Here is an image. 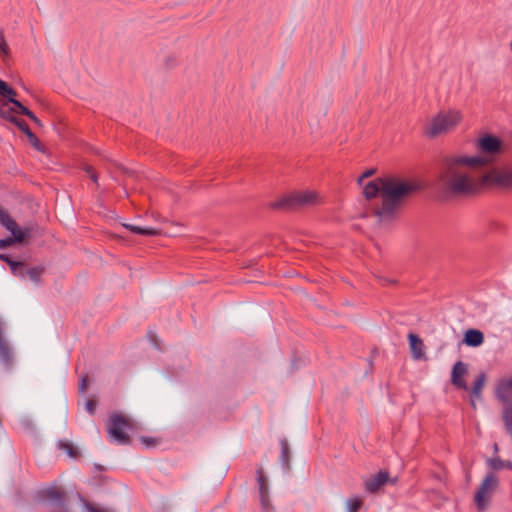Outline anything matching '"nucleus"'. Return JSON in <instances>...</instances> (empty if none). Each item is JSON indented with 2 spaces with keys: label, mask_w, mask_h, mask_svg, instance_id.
Here are the masks:
<instances>
[{
  "label": "nucleus",
  "mask_w": 512,
  "mask_h": 512,
  "mask_svg": "<svg viewBox=\"0 0 512 512\" xmlns=\"http://www.w3.org/2000/svg\"><path fill=\"white\" fill-rule=\"evenodd\" d=\"M484 157H448L438 182L443 190L458 196H472L487 190L512 192V165L485 167Z\"/></svg>",
  "instance_id": "obj_1"
},
{
  "label": "nucleus",
  "mask_w": 512,
  "mask_h": 512,
  "mask_svg": "<svg viewBox=\"0 0 512 512\" xmlns=\"http://www.w3.org/2000/svg\"><path fill=\"white\" fill-rule=\"evenodd\" d=\"M420 188L416 181L397 176H384L364 184L363 194L380 221L393 217L402 200Z\"/></svg>",
  "instance_id": "obj_2"
},
{
  "label": "nucleus",
  "mask_w": 512,
  "mask_h": 512,
  "mask_svg": "<svg viewBox=\"0 0 512 512\" xmlns=\"http://www.w3.org/2000/svg\"><path fill=\"white\" fill-rule=\"evenodd\" d=\"M462 120L463 114L460 110H441L426 122L424 133L429 137L447 134L455 130Z\"/></svg>",
  "instance_id": "obj_3"
},
{
  "label": "nucleus",
  "mask_w": 512,
  "mask_h": 512,
  "mask_svg": "<svg viewBox=\"0 0 512 512\" xmlns=\"http://www.w3.org/2000/svg\"><path fill=\"white\" fill-rule=\"evenodd\" d=\"M321 202V197L314 190H302L287 193L274 204L277 208H295L304 205H314Z\"/></svg>",
  "instance_id": "obj_4"
},
{
  "label": "nucleus",
  "mask_w": 512,
  "mask_h": 512,
  "mask_svg": "<svg viewBox=\"0 0 512 512\" xmlns=\"http://www.w3.org/2000/svg\"><path fill=\"white\" fill-rule=\"evenodd\" d=\"M475 147L479 151L478 155H466L462 154L461 156L466 157H484L487 160L485 161V167L492 163L496 156H498L503 147V143L500 138L490 135L484 134L480 136L476 142Z\"/></svg>",
  "instance_id": "obj_5"
},
{
  "label": "nucleus",
  "mask_w": 512,
  "mask_h": 512,
  "mask_svg": "<svg viewBox=\"0 0 512 512\" xmlns=\"http://www.w3.org/2000/svg\"><path fill=\"white\" fill-rule=\"evenodd\" d=\"M135 423L122 414H112L109 418L107 431L110 437L118 443H129L128 432L135 428Z\"/></svg>",
  "instance_id": "obj_6"
},
{
  "label": "nucleus",
  "mask_w": 512,
  "mask_h": 512,
  "mask_svg": "<svg viewBox=\"0 0 512 512\" xmlns=\"http://www.w3.org/2000/svg\"><path fill=\"white\" fill-rule=\"evenodd\" d=\"M0 224L13 235L11 238L0 239V249L7 248L15 242H23L30 233L28 229H21L2 206H0Z\"/></svg>",
  "instance_id": "obj_7"
},
{
  "label": "nucleus",
  "mask_w": 512,
  "mask_h": 512,
  "mask_svg": "<svg viewBox=\"0 0 512 512\" xmlns=\"http://www.w3.org/2000/svg\"><path fill=\"white\" fill-rule=\"evenodd\" d=\"M498 486V478L495 474L489 473L482 484L480 485L477 493L475 494V503L479 510H484Z\"/></svg>",
  "instance_id": "obj_8"
},
{
  "label": "nucleus",
  "mask_w": 512,
  "mask_h": 512,
  "mask_svg": "<svg viewBox=\"0 0 512 512\" xmlns=\"http://www.w3.org/2000/svg\"><path fill=\"white\" fill-rule=\"evenodd\" d=\"M0 117L7 119L14 123L28 138L30 144L37 150L41 149V142L38 137L30 130L29 126L24 120L18 119L13 115H9L3 108H0Z\"/></svg>",
  "instance_id": "obj_9"
},
{
  "label": "nucleus",
  "mask_w": 512,
  "mask_h": 512,
  "mask_svg": "<svg viewBox=\"0 0 512 512\" xmlns=\"http://www.w3.org/2000/svg\"><path fill=\"white\" fill-rule=\"evenodd\" d=\"M16 91L12 89L6 82L0 79V96L7 99V102L4 103L0 108H3L5 112H8L9 115H13L17 112L16 103H20L16 100Z\"/></svg>",
  "instance_id": "obj_10"
},
{
  "label": "nucleus",
  "mask_w": 512,
  "mask_h": 512,
  "mask_svg": "<svg viewBox=\"0 0 512 512\" xmlns=\"http://www.w3.org/2000/svg\"><path fill=\"white\" fill-rule=\"evenodd\" d=\"M467 371V366L463 362L458 361L454 364L451 374V382L455 387L463 390L468 389L467 383L465 381Z\"/></svg>",
  "instance_id": "obj_11"
},
{
  "label": "nucleus",
  "mask_w": 512,
  "mask_h": 512,
  "mask_svg": "<svg viewBox=\"0 0 512 512\" xmlns=\"http://www.w3.org/2000/svg\"><path fill=\"white\" fill-rule=\"evenodd\" d=\"M42 496L55 501L52 512H67L62 504L64 494L61 488L56 486L49 487L42 491Z\"/></svg>",
  "instance_id": "obj_12"
},
{
  "label": "nucleus",
  "mask_w": 512,
  "mask_h": 512,
  "mask_svg": "<svg viewBox=\"0 0 512 512\" xmlns=\"http://www.w3.org/2000/svg\"><path fill=\"white\" fill-rule=\"evenodd\" d=\"M497 397L504 403H512V377L503 378L496 388Z\"/></svg>",
  "instance_id": "obj_13"
},
{
  "label": "nucleus",
  "mask_w": 512,
  "mask_h": 512,
  "mask_svg": "<svg viewBox=\"0 0 512 512\" xmlns=\"http://www.w3.org/2000/svg\"><path fill=\"white\" fill-rule=\"evenodd\" d=\"M389 479V473L387 471H380L376 475L370 477L365 482V488L370 493L379 491Z\"/></svg>",
  "instance_id": "obj_14"
},
{
  "label": "nucleus",
  "mask_w": 512,
  "mask_h": 512,
  "mask_svg": "<svg viewBox=\"0 0 512 512\" xmlns=\"http://www.w3.org/2000/svg\"><path fill=\"white\" fill-rule=\"evenodd\" d=\"M408 339L413 358L421 359L425 354V346L422 339L413 333L408 335Z\"/></svg>",
  "instance_id": "obj_15"
},
{
  "label": "nucleus",
  "mask_w": 512,
  "mask_h": 512,
  "mask_svg": "<svg viewBox=\"0 0 512 512\" xmlns=\"http://www.w3.org/2000/svg\"><path fill=\"white\" fill-rule=\"evenodd\" d=\"M257 481H258V485H259L260 499H261L262 505L264 507H267L269 504L268 481H267V478L262 469H259L257 471Z\"/></svg>",
  "instance_id": "obj_16"
},
{
  "label": "nucleus",
  "mask_w": 512,
  "mask_h": 512,
  "mask_svg": "<svg viewBox=\"0 0 512 512\" xmlns=\"http://www.w3.org/2000/svg\"><path fill=\"white\" fill-rule=\"evenodd\" d=\"M483 340V334L478 330L470 329L465 333L464 341L469 346H479L483 343Z\"/></svg>",
  "instance_id": "obj_17"
},
{
  "label": "nucleus",
  "mask_w": 512,
  "mask_h": 512,
  "mask_svg": "<svg viewBox=\"0 0 512 512\" xmlns=\"http://www.w3.org/2000/svg\"><path fill=\"white\" fill-rule=\"evenodd\" d=\"M486 382V375L484 373H480L475 380L473 381L472 387H471V393L472 396L475 398H479L482 393V389Z\"/></svg>",
  "instance_id": "obj_18"
},
{
  "label": "nucleus",
  "mask_w": 512,
  "mask_h": 512,
  "mask_svg": "<svg viewBox=\"0 0 512 512\" xmlns=\"http://www.w3.org/2000/svg\"><path fill=\"white\" fill-rule=\"evenodd\" d=\"M16 110L17 112L14 114L15 117H17V115H25L30 118L37 126H42L41 121L35 116V114L22 103H16Z\"/></svg>",
  "instance_id": "obj_19"
},
{
  "label": "nucleus",
  "mask_w": 512,
  "mask_h": 512,
  "mask_svg": "<svg viewBox=\"0 0 512 512\" xmlns=\"http://www.w3.org/2000/svg\"><path fill=\"white\" fill-rule=\"evenodd\" d=\"M502 420L504 423V427L506 429V432L511 436L512 438V407L507 406L503 409L502 412Z\"/></svg>",
  "instance_id": "obj_20"
},
{
  "label": "nucleus",
  "mask_w": 512,
  "mask_h": 512,
  "mask_svg": "<svg viewBox=\"0 0 512 512\" xmlns=\"http://www.w3.org/2000/svg\"><path fill=\"white\" fill-rule=\"evenodd\" d=\"M127 229H129L131 232L136 234H141L145 236H155L159 234V231L154 228H141L139 226L134 225H124Z\"/></svg>",
  "instance_id": "obj_21"
},
{
  "label": "nucleus",
  "mask_w": 512,
  "mask_h": 512,
  "mask_svg": "<svg viewBox=\"0 0 512 512\" xmlns=\"http://www.w3.org/2000/svg\"><path fill=\"white\" fill-rule=\"evenodd\" d=\"M59 448L65 451L72 458H77L79 455L77 448L70 442H60Z\"/></svg>",
  "instance_id": "obj_22"
},
{
  "label": "nucleus",
  "mask_w": 512,
  "mask_h": 512,
  "mask_svg": "<svg viewBox=\"0 0 512 512\" xmlns=\"http://www.w3.org/2000/svg\"><path fill=\"white\" fill-rule=\"evenodd\" d=\"M363 505V501L360 497L352 498L348 501L349 512H358Z\"/></svg>",
  "instance_id": "obj_23"
},
{
  "label": "nucleus",
  "mask_w": 512,
  "mask_h": 512,
  "mask_svg": "<svg viewBox=\"0 0 512 512\" xmlns=\"http://www.w3.org/2000/svg\"><path fill=\"white\" fill-rule=\"evenodd\" d=\"M85 507L88 512H113L110 508L100 507L94 504L89 503L87 500H83Z\"/></svg>",
  "instance_id": "obj_24"
},
{
  "label": "nucleus",
  "mask_w": 512,
  "mask_h": 512,
  "mask_svg": "<svg viewBox=\"0 0 512 512\" xmlns=\"http://www.w3.org/2000/svg\"><path fill=\"white\" fill-rule=\"evenodd\" d=\"M9 54V46L4 38V35L0 33V57H7Z\"/></svg>",
  "instance_id": "obj_25"
},
{
  "label": "nucleus",
  "mask_w": 512,
  "mask_h": 512,
  "mask_svg": "<svg viewBox=\"0 0 512 512\" xmlns=\"http://www.w3.org/2000/svg\"><path fill=\"white\" fill-rule=\"evenodd\" d=\"M0 259H1L2 261H5L6 263H8V264L10 265V267H11V269H12V271H13L14 273L16 272V269H17L18 267L22 266V264H21V263H18V262H15V261L11 260V259L9 258V256H8V255H5V254H0Z\"/></svg>",
  "instance_id": "obj_26"
},
{
  "label": "nucleus",
  "mask_w": 512,
  "mask_h": 512,
  "mask_svg": "<svg viewBox=\"0 0 512 512\" xmlns=\"http://www.w3.org/2000/svg\"><path fill=\"white\" fill-rule=\"evenodd\" d=\"M374 173H375V170H374V169H368V170H366V171H365V172H363V173L360 175V177L358 178V183H359L360 185H363L364 180H365V179H367V178H369V177H371V176H373V175H374Z\"/></svg>",
  "instance_id": "obj_27"
},
{
  "label": "nucleus",
  "mask_w": 512,
  "mask_h": 512,
  "mask_svg": "<svg viewBox=\"0 0 512 512\" xmlns=\"http://www.w3.org/2000/svg\"><path fill=\"white\" fill-rule=\"evenodd\" d=\"M96 406H97V401L94 399V398H91L89 399L87 402H86V410L90 413V414H93L96 410Z\"/></svg>",
  "instance_id": "obj_28"
},
{
  "label": "nucleus",
  "mask_w": 512,
  "mask_h": 512,
  "mask_svg": "<svg viewBox=\"0 0 512 512\" xmlns=\"http://www.w3.org/2000/svg\"><path fill=\"white\" fill-rule=\"evenodd\" d=\"M141 442L147 446V447H152V446H155L157 444V440L154 439V438H149V437H141Z\"/></svg>",
  "instance_id": "obj_29"
},
{
  "label": "nucleus",
  "mask_w": 512,
  "mask_h": 512,
  "mask_svg": "<svg viewBox=\"0 0 512 512\" xmlns=\"http://www.w3.org/2000/svg\"><path fill=\"white\" fill-rule=\"evenodd\" d=\"M86 173L89 175V177L91 178L92 181H94L95 183L97 182V175L93 169V167L91 166H87L86 167Z\"/></svg>",
  "instance_id": "obj_30"
},
{
  "label": "nucleus",
  "mask_w": 512,
  "mask_h": 512,
  "mask_svg": "<svg viewBox=\"0 0 512 512\" xmlns=\"http://www.w3.org/2000/svg\"><path fill=\"white\" fill-rule=\"evenodd\" d=\"M87 386H88V378L85 376L81 379L79 389L81 391H85L87 389Z\"/></svg>",
  "instance_id": "obj_31"
},
{
  "label": "nucleus",
  "mask_w": 512,
  "mask_h": 512,
  "mask_svg": "<svg viewBox=\"0 0 512 512\" xmlns=\"http://www.w3.org/2000/svg\"><path fill=\"white\" fill-rule=\"evenodd\" d=\"M282 455H283V458L287 459V457H288V446H287V444H283V446H282Z\"/></svg>",
  "instance_id": "obj_32"
},
{
  "label": "nucleus",
  "mask_w": 512,
  "mask_h": 512,
  "mask_svg": "<svg viewBox=\"0 0 512 512\" xmlns=\"http://www.w3.org/2000/svg\"><path fill=\"white\" fill-rule=\"evenodd\" d=\"M40 272L36 271L35 269L31 271V276L32 277H35L36 275H38Z\"/></svg>",
  "instance_id": "obj_33"
},
{
  "label": "nucleus",
  "mask_w": 512,
  "mask_h": 512,
  "mask_svg": "<svg viewBox=\"0 0 512 512\" xmlns=\"http://www.w3.org/2000/svg\"><path fill=\"white\" fill-rule=\"evenodd\" d=\"M505 467H507V468L512 470V464H510V463L506 464Z\"/></svg>",
  "instance_id": "obj_34"
}]
</instances>
